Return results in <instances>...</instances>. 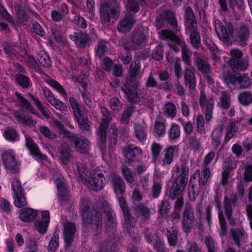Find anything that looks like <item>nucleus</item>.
Instances as JSON below:
<instances>
[{"label":"nucleus","instance_id":"f257e3e1","mask_svg":"<svg viewBox=\"0 0 252 252\" xmlns=\"http://www.w3.org/2000/svg\"><path fill=\"white\" fill-rule=\"evenodd\" d=\"M79 209L84 225L86 226H91L96 232L101 231L102 224V217L96 207L92 204L89 197H83L81 198Z\"/></svg>","mask_w":252,"mask_h":252},{"label":"nucleus","instance_id":"f03ea898","mask_svg":"<svg viewBox=\"0 0 252 252\" xmlns=\"http://www.w3.org/2000/svg\"><path fill=\"white\" fill-rule=\"evenodd\" d=\"M99 11L102 23L109 26L111 18L115 20L119 18L121 6L116 0H106L100 4Z\"/></svg>","mask_w":252,"mask_h":252},{"label":"nucleus","instance_id":"7ed1b4c3","mask_svg":"<svg viewBox=\"0 0 252 252\" xmlns=\"http://www.w3.org/2000/svg\"><path fill=\"white\" fill-rule=\"evenodd\" d=\"M226 66L223 69V78L224 82L231 90L246 88L252 84L251 80L247 76H242L239 73H234V71L225 72Z\"/></svg>","mask_w":252,"mask_h":252},{"label":"nucleus","instance_id":"20e7f679","mask_svg":"<svg viewBox=\"0 0 252 252\" xmlns=\"http://www.w3.org/2000/svg\"><path fill=\"white\" fill-rule=\"evenodd\" d=\"M134 60V62H132L130 65L123 87L137 89L139 86V80L140 79V58L138 57Z\"/></svg>","mask_w":252,"mask_h":252},{"label":"nucleus","instance_id":"39448f33","mask_svg":"<svg viewBox=\"0 0 252 252\" xmlns=\"http://www.w3.org/2000/svg\"><path fill=\"white\" fill-rule=\"evenodd\" d=\"M186 22L185 23L187 30L190 33V39L192 45L197 47L200 44L199 36L196 31L197 23L191 8L187 7L186 10Z\"/></svg>","mask_w":252,"mask_h":252},{"label":"nucleus","instance_id":"423d86ee","mask_svg":"<svg viewBox=\"0 0 252 252\" xmlns=\"http://www.w3.org/2000/svg\"><path fill=\"white\" fill-rule=\"evenodd\" d=\"M181 170L182 173L177 178L172 188L170 190V196L173 199L183 194L188 182L189 176L188 168L182 167Z\"/></svg>","mask_w":252,"mask_h":252},{"label":"nucleus","instance_id":"0eeeda50","mask_svg":"<svg viewBox=\"0 0 252 252\" xmlns=\"http://www.w3.org/2000/svg\"><path fill=\"white\" fill-rule=\"evenodd\" d=\"M230 55L231 56V59L230 60L228 63L225 64L223 67L226 66V70L225 72H229V71H234L236 70H244L246 69L249 64L248 61L246 60L240 61V59L242 56V52L237 49H232L230 52Z\"/></svg>","mask_w":252,"mask_h":252},{"label":"nucleus","instance_id":"6e6552de","mask_svg":"<svg viewBox=\"0 0 252 252\" xmlns=\"http://www.w3.org/2000/svg\"><path fill=\"white\" fill-rule=\"evenodd\" d=\"M63 133L69 141L74 145L77 152L81 154L88 153L90 149V142L87 139L78 137L68 130H63Z\"/></svg>","mask_w":252,"mask_h":252},{"label":"nucleus","instance_id":"1a4fd4ad","mask_svg":"<svg viewBox=\"0 0 252 252\" xmlns=\"http://www.w3.org/2000/svg\"><path fill=\"white\" fill-rule=\"evenodd\" d=\"M106 183V178L103 174L96 169L93 171L86 185L90 189L94 191H98L103 189Z\"/></svg>","mask_w":252,"mask_h":252},{"label":"nucleus","instance_id":"9d476101","mask_svg":"<svg viewBox=\"0 0 252 252\" xmlns=\"http://www.w3.org/2000/svg\"><path fill=\"white\" fill-rule=\"evenodd\" d=\"M12 187L14 192V204L17 207L25 206L27 203L26 197L24 196V190L20 181L17 179L13 180L12 183Z\"/></svg>","mask_w":252,"mask_h":252},{"label":"nucleus","instance_id":"9b49d317","mask_svg":"<svg viewBox=\"0 0 252 252\" xmlns=\"http://www.w3.org/2000/svg\"><path fill=\"white\" fill-rule=\"evenodd\" d=\"M100 210L102 213L105 215L104 223L108 228L115 227L117 222L115 215L109 204L106 201L101 202Z\"/></svg>","mask_w":252,"mask_h":252},{"label":"nucleus","instance_id":"f8f14e48","mask_svg":"<svg viewBox=\"0 0 252 252\" xmlns=\"http://www.w3.org/2000/svg\"><path fill=\"white\" fill-rule=\"evenodd\" d=\"M100 210L102 213L105 215L104 223L108 228L115 227L117 222L115 215L109 204L106 201L101 202Z\"/></svg>","mask_w":252,"mask_h":252},{"label":"nucleus","instance_id":"ddd939ff","mask_svg":"<svg viewBox=\"0 0 252 252\" xmlns=\"http://www.w3.org/2000/svg\"><path fill=\"white\" fill-rule=\"evenodd\" d=\"M63 235L65 242V248L68 249L72 245L75 233L76 232V226L74 222L66 221L63 224Z\"/></svg>","mask_w":252,"mask_h":252},{"label":"nucleus","instance_id":"4468645a","mask_svg":"<svg viewBox=\"0 0 252 252\" xmlns=\"http://www.w3.org/2000/svg\"><path fill=\"white\" fill-rule=\"evenodd\" d=\"M215 30L220 39L224 43H227L232 34L233 29L231 25L225 28L223 24L218 20L214 22Z\"/></svg>","mask_w":252,"mask_h":252},{"label":"nucleus","instance_id":"2eb2a0df","mask_svg":"<svg viewBox=\"0 0 252 252\" xmlns=\"http://www.w3.org/2000/svg\"><path fill=\"white\" fill-rule=\"evenodd\" d=\"M117 241L113 234L101 241L98 245V252H112L116 251Z\"/></svg>","mask_w":252,"mask_h":252},{"label":"nucleus","instance_id":"dca6fc26","mask_svg":"<svg viewBox=\"0 0 252 252\" xmlns=\"http://www.w3.org/2000/svg\"><path fill=\"white\" fill-rule=\"evenodd\" d=\"M123 153L126 158V163H129L132 161H139L141 154V150L132 144L125 146L123 150Z\"/></svg>","mask_w":252,"mask_h":252},{"label":"nucleus","instance_id":"f3484780","mask_svg":"<svg viewBox=\"0 0 252 252\" xmlns=\"http://www.w3.org/2000/svg\"><path fill=\"white\" fill-rule=\"evenodd\" d=\"M159 36L162 39H169L170 43L169 46L175 51H178L182 46L181 39L169 30H163L159 33Z\"/></svg>","mask_w":252,"mask_h":252},{"label":"nucleus","instance_id":"a211bd4d","mask_svg":"<svg viewBox=\"0 0 252 252\" xmlns=\"http://www.w3.org/2000/svg\"><path fill=\"white\" fill-rule=\"evenodd\" d=\"M200 102L202 109L205 112V119L208 122L212 118L214 100L211 98L206 99L205 94L202 93L200 94Z\"/></svg>","mask_w":252,"mask_h":252},{"label":"nucleus","instance_id":"6ab92c4d","mask_svg":"<svg viewBox=\"0 0 252 252\" xmlns=\"http://www.w3.org/2000/svg\"><path fill=\"white\" fill-rule=\"evenodd\" d=\"M135 22V20L132 15H126L119 22L118 30L122 33H127L130 31Z\"/></svg>","mask_w":252,"mask_h":252},{"label":"nucleus","instance_id":"aec40b11","mask_svg":"<svg viewBox=\"0 0 252 252\" xmlns=\"http://www.w3.org/2000/svg\"><path fill=\"white\" fill-rule=\"evenodd\" d=\"M178 149L177 146H170L164 150L160 160L163 166L169 165L173 162L174 155L177 154Z\"/></svg>","mask_w":252,"mask_h":252},{"label":"nucleus","instance_id":"412c9836","mask_svg":"<svg viewBox=\"0 0 252 252\" xmlns=\"http://www.w3.org/2000/svg\"><path fill=\"white\" fill-rule=\"evenodd\" d=\"M2 161L5 168L13 173H17L19 172L18 163L15 158L11 153L8 152L4 153L2 156Z\"/></svg>","mask_w":252,"mask_h":252},{"label":"nucleus","instance_id":"4be33fe9","mask_svg":"<svg viewBox=\"0 0 252 252\" xmlns=\"http://www.w3.org/2000/svg\"><path fill=\"white\" fill-rule=\"evenodd\" d=\"M111 184L116 193L123 195L126 190V185L123 179L120 176L114 174L111 178Z\"/></svg>","mask_w":252,"mask_h":252},{"label":"nucleus","instance_id":"5701e85b","mask_svg":"<svg viewBox=\"0 0 252 252\" xmlns=\"http://www.w3.org/2000/svg\"><path fill=\"white\" fill-rule=\"evenodd\" d=\"M70 38L79 47L82 48L89 45L91 41L88 35L82 32H74Z\"/></svg>","mask_w":252,"mask_h":252},{"label":"nucleus","instance_id":"b1692460","mask_svg":"<svg viewBox=\"0 0 252 252\" xmlns=\"http://www.w3.org/2000/svg\"><path fill=\"white\" fill-rule=\"evenodd\" d=\"M60 159L63 164L67 165L72 158V150L67 143L62 144L59 148Z\"/></svg>","mask_w":252,"mask_h":252},{"label":"nucleus","instance_id":"393cba45","mask_svg":"<svg viewBox=\"0 0 252 252\" xmlns=\"http://www.w3.org/2000/svg\"><path fill=\"white\" fill-rule=\"evenodd\" d=\"M110 120L109 117L105 116L99 126L97 135L100 139V143L102 144H104L106 141V132Z\"/></svg>","mask_w":252,"mask_h":252},{"label":"nucleus","instance_id":"a878e982","mask_svg":"<svg viewBox=\"0 0 252 252\" xmlns=\"http://www.w3.org/2000/svg\"><path fill=\"white\" fill-rule=\"evenodd\" d=\"M193 216L189 208H187L184 213L183 221V228L186 232H188L189 229L193 225Z\"/></svg>","mask_w":252,"mask_h":252},{"label":"nucleus","instance_id":"bb28decb","mask_svg":"<svg viewBox=\"0 0 252 252\" xmlns=\"http://www.w3.org/2000/svg\"><path fill=\"white\" fill-rule=\"evenodd\" d=\"M26 146L30 150L32 155L39 159H44L45 158V156L40 152L38 146L34 143L32 138L26 137Z\"/></svg>","mask_w":252,"mask_h":252},{"label":"nucleus","instance_id":"cd10ccee","mask_svg":"<svg viewBox=\"0 0 252 252\" xmlns=\"http://www.w3.org/2000/svg\"><path fill=\"white\" fill-rule=\"evenodd\" d=\"M236 167V162L235 160L228 158L226 159L223 164V167L225 168L222 174V184L224 186L228 182L229 176V170L232 169Z\"/></svg>","mask_w":252,"mask_h":252},{"label":"nucleus","instance_id":"c85d7f7f","mask_svg":"<svg viewBox=\"0 0 252 252\" xmlns=\"http://www.w3.org/2000/svg\"><path fill=\"white\" fill-rule=\"evenodd\" d=\"M36 212L31 208H25L20 210V219L25 222L32 221L36 216Z\"/></svg>","mask_w":252,"mask_h":252},{"label":"nucleus","instance_id":"c756f323","mask_svg":"<svg viewBox=\"0 0 252 252\" xmlns=\"http://www.w3.org/2000/svg\"><path fill=\"white\" fill-rule=\"evenodd\" d=\"M69 102L75 118L83 116L86 114L82 105H80L76 99L74 97L69 98Z\"/></svg>","mask_w":252,"mask_h":252},{"label":"nucleus","instance_id":"7c9ffc66","mask_svg":"<svg viewBox=\"0 0 252 252\" xmlns=\"http://www.w3.org/2000/svg\"><path fill=\"white\" fill-rule=\"evenodd\" d=\"M210 175L211 173L210 170L204 167L201 172V175L199 170L196 171V172L191 176L190 178V182H193V180H195L196 177H199V183L202 185H205L207 183Z\"/></svg>","mask_w":252,"mask_h":252},{"label":"nucleus","instance_id":"2f4dec72","mask_svg":"<svg viewBox=\"0 0 252 252\" xmlns=\"http://www.w3.org/2000/svg\"><path fill=\"white\" fill-rule=\"evenodd\" d=\"M121 89L126 94L127 99L130 102H136L140 101V98L137 92V89L122 87Z\"/></svg>","mask_w":252,"mask_h":252},{"label":"nucleus","instance_id":"473e14b6","mask_svg":"<svg viewBox=\"0 0 252 252\" xmlns=\"http://www.w3.org/2000/svg\"><path fill=\"white\" fill-rule=\"evenodd\" d=\"M155 135L158 137H162L166 132V125L164 120H156L154 125Z\"/></svg>","mask_w":252,"mask_h":252},{"label":"nucleus","instance_id":"72a5a7b5","mask_svg":"<svg viewBox=\"0 0 252 252\" xmlns=\"http://www.w3.org/2000/svg\"><path fill=\"white\" fill-rule=\"evenodd\" d=\"M231 234L234 241L238 245H239L241 242L245 241L247 238V235L241 227H238L236 230L231 228Z\"/></svg>","mask_w":252,"mask_h":252},{"label":"nucleus","instance_id":"f704fd0d","mask_svg":"<svg viewBox=\"0 0 252 252\" xmlns=\"http://www.w3.org/2000/svg\"><path fill=\"white\" fill-rule=\"evenodd\" d=\"M236 202V199L233 200H229L227 197H225L224 200V207L223 209L225 211L227 219L229 220L231 224L234 223V221L231 218L232 214V207L234 205Z\"/></svg>","mask_w":252,"mask_h":252},{"label":"nucleus","instance_id":"c9c22d12","mask_svg":"<svg viewBox=\"0 0 252 252\" xmlns=\"http://www.w3.org/2000/svg\"><path fill=\"white\" fill-rule=\"evenodd\" d=\"M131 43L133 48L138 49L142 44V31L140 29L135 30L132 33Z\"/></svg>","mask_w":252,"mask_h":252},{"label":"nucleus","instance_id":"e433bc0d","mask_svg":"<svg viewBox=\"0 0 252 252\" xmlns=\"http://www.w3.org/2000/svg\"><path fill=\"white\" fill-rule=\"evenodd\" d=\"M112 133L110 135L108 142H109V154H112L115 149V146L117 143L118 133L117 132V129L115 127L112 128Z\"/></svg>","mask_w":252,"mask_h":252},{"label":"nucleus","instance_id":"4c0bfd02","mask_svg":"<svg viewBox=\"0 0 252 252\" xmlns=\"http://www.w3.org/2000/svg\"><path fill=\"white\" fill-rule=\"evenodd\" d=\"M123 212L124 215L125 226L127 230L129 232V234L131 235V228H133L134 226V218L131 216L129 209L123 211ZM130 236L131 237H132L131 235Z\"/></svg>","mask_w":252,"mask_h":252},{"label":"nucleus","instance_id":"58836bf2","mask_svg":"<svg viewBox=\"0 0 252 252\" xmlns=\"http://www.w3.org/2000/svg\"><path fill=\"white\" fill-rule=\"evenodd\" d=\"M240 124L239 122H233L228 126L225 136V141H229L239 129Z\"/></svg>","mask_w":252,"mask_h":252},{"label":"nucleus","instance_id":"ea45409f","mask_svg":"<svg viewBox=\"0 0 252 252\" xmlns=\"http://www.w3.org/2000/svg\"><path fill=\"white\" fill-rule=\"evenodd\" d=\"M185 79L187 85H188L191 89H194L195 86V80L194 75L191 69H187L186 70Z\"/></svg>","mask_w":252,"mask_h":252},{"label":"nucleus","instance_id":"a19ab883","mask_svg":"<svg viewBox=\"0 0 252 252\" xmlns=\"http://www.w3.org/2000/svg\"><path fill=\"white\" fill-rule=\"evenodd\" d=\"M121 171L126 180L131 184L135 181V173L132 172L127 166L123 165Z\"/></svg>","mask_w":252,"mask_h":252},{"label":"nucleus","instance_id":"79ce46f5","mask_svg":"<svg viewBox=\"0 0 252 252\" xmlns=\"http://www.w3.org/2000/svg\"><path fill=\"white\" fill-rule=\"evenodd\" d=\"M76 119L78 122L79 127L83 131H88L90 130L91 122L89 121L86 115L77 118Z\"/></svg>","mask_w":252,"mask_h":252},{"label":"nucleus","instance_id":"37998d69","mask_svg":"<svg viewBox=\"0 0 252 252\" xmlns=\"http://www.w3.org/2000/svg\"><path fill=\"white\" fill-rule=\"evenodd\" d=\"M3 136L6 140L14 142L18 138L19 135L14 128L7 127L3 133Z\"/></svg>","mask_w":252,"mask_h":252},{"label":"nucleus","instance_id":"c03bdc74","mask_svg":"<svg viewBox=\"0 0 252 252\" xmlns=\"http://www.w3.org/2000/svg\"><path fill=\"white\" fill-rule=\"evenodd\" d=\"M14 116L17 120L20 123L27 126H31L35 124V122L28 116L19 114L17 112L14 113Z\"/></svg>","mask_w":252,"mask_h":252},{"label":"nucleus","instance_id":"a18cd8bd","mask_svg":"<svg viewBox=\"0 0 252 252\" xmlns=\"http://www.w3.org/2000/svg\"><path fill=\"white\" fill-rule=\"evenodd\" d=\"M59 245L58 234L54 233L48 246V252H55Z\"/></svg>","mask_w":252,"mask_h":252},{"label":"nucleus","instance_id":"49530a36","mask_svg":"<svg viewBox=\"0 0 252 252\" xmlns=\"http://www.w3.org/2000/svg\"><path fill=\"white\" fill-rule=\"evenodd\" d=\"M14 8L20 22L27 21L29 20V15L21 5L17 4Z\"/></svg>","mask_w":252,"mask_h":252},{"label":"nucleus","instance_id":"de8ad7c7","mask_svg":"<svg viewBox=\"0 0 252 252\" xmlns=\"http://www.w3.org/2000/svg\"><path fill=\"white\" fill-rule=\"evenodd\" d=\"M238 98L242 104L248 105L252 102V94L249 92H244L239 94Z\"/></svg>","mask_w":252,"mask_h":252},{"label":"nucleus","instance_id":"09e8293b","mask_svg":"<svg viewBox=\"0 0 252 252\" xmlns=\"http://www.w3.org/2000/svg\"><path fill=\"white\" fill-rule=\"evenodd\" d=\"M177 110L175 105L171 103L165 104L163 108V113L167 116L173 118L176 114Z\"/></svg>","mask_w":252,"mask_h":252},{"label":"nucleus","instance_id":"8fccbe9b","mask_svg":"<svg viewBox=\"0 0 252 252\" xmlns=\"http://www.w3.org/2000/svg\"><path fill=\"white\" fill-rule=\"evenodd\" d=\"M177 234V231L176 227H172L170 229H167V237L170 246H174L176 244Z\"/></svg>","mask_w":252,"mask_h":252},{"label":"nucleus","instance_id":"3c124183","mask_svg":"<svg viewBox=\"0 0 252 252\" xmlns=\"http://www.w3.org/2000/svg\"><path fill=\"white\" fill-rule=\"evenodd\" d=\"M16 81L23 88L27 89L29 87L30 83L28 78L22 74L16 75Z\"/></svg>","mask_w":252,"mask_h":252},{"label":"nucleus","instance_id":"603ef678","mask_svg":"<svg viewBox=\"0 0 252 252\" xmlns=\"http://www.w3.org/2000/svg\"><path fill=\"white\" fill-rule=\"evenodd\" d=\"M180 128L179 126L176 124H172L169 131V138L171 139H176L180 136Z\"/></svg>","mask_w":252,"mask_h":252},{"label":"nucleus","instance_id":"864d4df0","mask_svg":"<svg viewBox=\"0 0 252 252\" xmlns=\"http://www.w3.org/2000/svg\"><path fill=\"white\" fill-rule=\"evenodd\" d=\"M126 10L130 12H136L139 10V5L134 0H126L125 1Z\"/></svg>","mask_w":252,"mask_h":252},{"label":"nucleus","instance_id":"5fc2aeb1","mask_svg":"<svg viewBox=\"0 0 252 252\" xmlns=\"http://www.w3.org/2000/svg\"><path fill=\"white\" fill-rule=\"evenodd\" d=\"M46 82L63 95H66V93L64 88L56 81L53 79H48L46 80Z\"/></svg>","mask_w":252,"mask_h":252},{"label":"nucleus","instance_id":"6e6d98bb","mask_svg":"<svg viewBox=\"0 0 252 252\" xmlns=\"http://www.w3.org/2000/svg\"><path fill=\"white\" fill-rule=\"evenodd\" d=\"M238 35L242 42L247 40L249 37V32L248 28L245 26H242L238 30Z\"/></svg>","mask_w":252,"mask_h":252},{"label":"nucleus","instance_id":"4d7b16f0","mask_svg":"<svg viewBox=\"0 0 252 252\" xmlns=\"http://www.w3.org/2000/svg\"><path fill=\"white\" fill-rule=\"evenodd\" d=\"M56 183L58 193L66 192V190H68L65 183V180L63 177L57 178Z\"/></svg>","mask_w":252,"mask_h":252},{"label":"nucleus","instance_id":"13d9d810","mask_svg":"<svg viewBox=\"0 0 252 252\" xmlns=\"http://www.w3.org/2000/svg\"><path fill=\"white\" fill-rule=\"evenodd\" d=\"M40 132L45 137L50 139H55L57 135L46 126H39Z\"/></svg>","mask_w":252,"mask_h":252},{"label":"nucleus","instance_id":"bf43d9fd","mask_svg":"<svg viewBox=\"0 0 252 252\" xmlns=\"http://www.w3.org/2000/svg\"><path fill=\"white\" fill-rule=\"evenodd\" d=\"M133 112V107H127L123 113L121 121L123 123L127 124L129 122V118Z\"/></svg>","mask_w":252,"mask_h":252},{"label":"nucleus","instance_id":"052dcab7","mask_svg":"<svg viewBox=\"0 0 252 252\" xmlns=\"http://www.w3.org/2000/svg\"><path fill=\"white\" fill-rule=\"evenodd\" d=\"M78 171L79 177L81 179V181L84 184L86 185V184H87L89 178L90 177V176H88V171L84 168L83 166H78Z\"/></svg>","mask_w":252,"mask_h":252},{"label":"nucleus","instance_id":"680f3d73","mask_svg":"<svg viewBox=\"0 0 252 252\" xmlns=\"http://www.w3.org/2000/svg\"><path fill=\"white\" fill-rule=\"evenodd\" d=\"M153 157L156 158H158L162 149V146L157 142H153L151 146Z\"/></svg>","mask_w":252,"mask_h":252},{"label":"nucleus","instance_id":"e2e57ef3","mask_svg":"<svg viewBox=\"0 0 252 252\" xmlns=\"http://www.w3.org/2000/svg\"><path fill=\"white\" fill-rule=\"evenodd\" d=\"M222 127L219 126L216 128L212 132V138L214 142L218 144L222 136Z\"/></svg>","mask_w":252,"mask_h":252},{"label":"nucleus","instance_id":"0e129e2a","mask_svg":"<svg viewBox=\"0 0 252 252\" xmlns=\"http://www.w3.org/2000/svg\"><path fill=\"white\" fill-rule=\"evenodd\" d=\"M35 226L37 230L41 234L46 232L48 224L43 221L36 220L34 222Z\"/></svg>","mask_w":252,"mask_h":252},{"label":"nucleus","instance_id":"69168bd1","mask_svg":"<svg viewBox=\"0 0 252 252\" xmlns=\"http://www.w3.org/2000/svg\"><path fill=\"white\" fill-rule=\"evenodd\" d=\"M38 60L40 64L44 67H49L51 65L50 58L45 53L41 54Z\"/></svg>","mask_w":252,"mask_h":252},{"label":"nucleus","instance_id":"338daca9","mask_svg":"<svg viewBox=\"0 0 252 252\" xmlns=\"http://www.w3.org/2000/svg\"><path fill=\"white\" fill-rule=\"evenodd\" d=\"M4 51L5 53L10 57L14 58L17 56V52L14 46L6 43L4 46Z\"/></svg>","mask_w":252,"mask_h":252},{"label":"nucleus","instance_id":"774afa93","mask_svg":"<svg viewBox=\"0 0 252 252\" xmlns=\"http://www.w3.org/2000/svg\"><path fill=\"white\" fill-rule=\"evenodd\" d=\"M163 46L162 45H158L154 52L152 54V58L155 60L160 61L163 59Z\"/></svg>","mask_w":252,"mask_h":252}]
</instances>
